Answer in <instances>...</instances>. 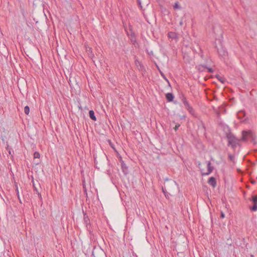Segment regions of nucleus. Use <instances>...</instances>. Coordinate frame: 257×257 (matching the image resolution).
Returning a JSON list of instances; mask_svg holds the SVG:
<instances>
[{"label": "nucleus", "instance_id": "obj_19", "mask_svg": "<svg viewBox=\"0 0 257 257\" xmlns=\"http://www.w3.org/2000/svg\"><path fill=\"white\" fill-rule=\"evenodd\" d=\"M161 76L163 77L164 79H165L167 82H169L168 80L165 77V75L163 73H161Z\"/></svg>", "mask_w": 257, "mask_h": 257}, {"label": "nucleus", "instance_id": "obj_17", "mask_svg": "<svg viewBox=\"0 0 257 257\" xmlns=\"http://www.w3.org/2000/svg\"><path fill=\"white\" fill-rule=\"evenodd\" d=\"M250 209L253 211H256L257 210V204H253Z\"/></svg>", "mask_w": 257, "mask_h": 257}, {"label": "nucleus", "instance_id": "obj_10", "mask_svg": "<svg viewBox=\"0 0 257 257\" xmlns=\"http://www.w3.org/2000/svg\"><path fill=\"white\" fill-rule=\"evenodd\" d=\"M216 78H217V79L220 81L222 83H224L225 80V78L222 76H220L219 75H217L216 76Z\"/></svg>", "mask_w": 257, "mask_h": 257}, {"label": "nucleus", "instance_id": "obj_13", "mask_svg": "<svg viewBox=\"0 0 257 257\" xmlns=\"http://www.w3.org/2000/svg\"><path fill=\"white\" fill-rule=\"evenodd\" d=\"M34 158L35 159H39L40 158V154L38 152H35L34 153Z\"/></svg>", "mask_w": 257, "mask_h": 257}, {"label": "nucleus", "instance_id": "obj_18", "mask_svg": "<svg viewBox=\"0 0 257 257\" xmlns=\"http://www.w3.org/2000/svg\"><path fill=\"white\" fill-rule=\"evenodd\" d=\"M180 124L178 123L176 125L175 127H174V130L175 131H177L178 129V128L180 127Z\"/></svg>", "mask_w": 257, "mask_h": 257}, {"label": "nucleus", "instance_id": "obj_1", "mask_svg": "<svg viewBox=\"0 0 257 257\" xmlns=\"http://www.w3.org/2000/svg\"><path fill=\"white\" fill-rule=\"evenodd\" d=\"M228 145H230L233 149H235L239 145V140L237 139L231 134H228L227 135Z\"/></svg>", "mask_w": 257, "mask_h": 257}, {"label": "nucleus", "instance_id": "obj_24", "mask_svg": "<svg viewBox=\"0 0 257 257\" xmlns=\"http://www.w3.org/2000/svg\"><path fill=\"white\" fill-rule=\"evenodd\" d=\"M18 198V199H19V200L20 202V203H22V202H21V199H20V197L19 196V198Z\"/></svg>", "mask_w": 257, "mask_h": 257}, {"label": "nucleus", "instance_id": "obj_14", "mask_svg": "<svg viewBox=\"0 0 257 257\" xmlns=\"http://www.w3.org/2000/svg\"><path fill=\"white\" fill-rule=\"evenodd\" d=\"M251 200L253 204H257V196H256V195L252 196Z\"/></svg>", "mask_w": 257, "mask_h": 257}, {"label": "nucleus", "instance_id": "obj_16", "mask_svg": "<svg viewBox=\"0 0 257 257\" xmlns=\"http://www.w3.org/2000/svg\"><path fill=\"white\" fill-rule=\"evenodd\" d=\"M15 187H16V192L17 196L18 198H19L20 194H19V189H18V186L17 184H15Z\"/></svg>", "mask_w": 257, "mask_h": 257}, {"label": "nucleus", "instance_id": "obj_22", "mask_svg": "<svg viewBox=\"0 0 257 257\" xmlns=\"http://www.w3.org/2000/svg\"><path fill=\"white\" fill-rule=\"evenodd\" d=\"M163 192H164V193H165V191H164V190H163ZM165 197H166V198H167V197H168V195H166V194H165Z\"/></svg>", "mask_w": 257, "mask_h": 257}, {"label": "nucleus", "instance_id": "obj_2", "mask_svg": "<svg viewBox=\"0 0 257 257\" xmlns=\"http://www.w3.org/2000/svg\"><path fill=\"white\" fill-rule=\"evenodd\" d=\"M207 170L206 172H204L203 170H201L202 176H207L212 173L213 170V167L211 166V163L210 161L207 162Z\"/></svg>", "mask_w": 257, "mask_h": 257}, {"label": "nucleus", "instance_id": "obj_3", "mask_svg": "<svg viewBox=\"0 0 257 257\" xmlns=\"http://www.w3.org/2000/svg\"><path fill=\"white\" fill-rule=\"evenodd\" d=\"M242 134V140L243 141H247L248 137H251V132L250 131H243Z\"/></svg>", "mask_w": 257, "mask_h": 257}, {"label": "nucleus", "instance_id": "obj_4", "mask_svg": "<svg viewBox=\"0 0 257 257\" xmlns=\"http://www.w3.org/2000/svg\"><path fill=\"white\" fill-rule=\"evenodd\" d=\"M208 183L211 185L213 187H215L216 186V181L214 177H210L208 181Z\"/></svg>", "mask_w": 257, "mask_h": 257}, {"label": "nucleus", "instance_id": "obj_8", "mask_svg": "<svg viewBox=\"0 0 257 257\" xmlns=\"http://www.w3.org/2000/svg\"><path fill=\"white\" fill-rule=\"evenodd\" d=\"M89 115L90 118L92 119L93 120L95 121L96 120V118L94 114V112L93 110H91L89 111Z\"/></svg>", "mask_w": 257, "mask_h": 257}, {"label": "nucleus", "instance_id": "obj_15", "mask_svg": "<svg viewBox=\"0 0 257 257\" xmlns=\"http://www.w3.org/2000/svg\"><path fill=\"white\" fill-rule=\"evenodd\" d=\"M173 8L174 9H180V7L179 6V4L178 2H176L174 6H173Z\"/></svg>", "mask_w": 257, "mask_h": 257}, {"label": "nucleus", "instance_id": "obj_25", "mask_svg": "<svg viewBox=\"0 0 257 257\" xmlns=\"http://www.w3.org/2000/svg\"><path fill=\"white\" fill-rule=\"evenodd\" d=\"M124 166V164H122L121 165V166H122V169L123 168Z\"/></svg>", "mask_w": 257, "mask_h": 257}, {"label": "nucleus", "instance_id": "obj_12", "mask_svg": "<svg viewBox=\"0 0 257 257\" xmlns=\"http://www.w3.org/2000/svg\"><path fill=\"white\" fill-rule=\"evenodd\" d=\"M24 112L26 114L28 115L30 112V108L28 106H26L24 108Z\"/></svg>", "mask_w": 257, "mask_h": 257}, {"label": "nucleus", "instance_id": "obj_9", "mask_svg": "<svg viewBox=\"0 0 257 257\" xmlns=\"http://www.w3.org/2000/svg\"><path fill=\"white\" fill-rule=\"evenodd\" d=\"M185 107L191 114H193L194 113V109L189 104L188 105H186Z\"/></svg>", "mask_w": 257, "mask_h": 257}, {"label": "nucleus", "instance_id": "obj_7", "mask_svg": "<svg viewBox=\"0 0 257 257\" xmlns=\"http://www.w3.org/2000/svg\"><path fill=\"white\" fill-rule=\"evenodd\" d=\"M86 51L87 52L90 57H93L94 56V54L92 53V50L91 48L89 47H86Z\"/></svg>", "mask_w": 257, "mask_h": 257}, {"label": "nucleus", "instance_id": "obj_20", "mask_svg": "<svg viewBox=\"0 0 257 257\" xmlns=\"http://www.w3.org/2000/svg\"><path fill=\"white\" fill-rule=\"evenodd\" d=\"M109 145L111 147V148L114 150L115 151V148L114 147V145L112 144V143L109 141Z\"/></svg>", "mask_w": 257, "mask_h": 257}, {"label": "nucleus", "instance_id": "obj_11", "mask_svg": "<svg viewBox=\"0 0 257 257\" xmlns=\"http://www.w3.org/2000/svg\"><path fill=\"white\" fill-rule=\"evenodd\" d=\"M182 101V102L183 103L185 106H186V105H188L189 104L188 101H187L186 98L184 96H183Z\"/></svg>", "mask_w": 257, "mask_h": 257}, {"label": "nucleus", "instance_id": "obj_5", "mask_svg": "<svg viewBox=\"0 0 257 257\" xmlns=\"http://www.w3.org/2000/svg\"><path fill=\"white\" fill-rule=\"evenodd\" d=\"M166 98L168 102L173 101L174 97L172 93H167L166 94Z\"/></svg>", "mask_w": 257, "mask_h": 257}, {"label": "nucleus", "instance_id": "obj_23", "mask_svg": "<svg viewBox=\"0 0 257 257\" xmlns=\"http://www.w3.org/2000/svg\"><path fill=\"white\" fill-rule=\"evenodd\" d=\"M229 158H230V160H232V158H233V157H232V156H231V155H229Z\"/></svg>", "mask_w": 257, "mask_h": 257}, {"label": "nucleus", "instance_id": "obj_21", "mask_svg": "<svg viewBox=\"0 0 257 257\" xmlns=\"http://www.w3.org/2000/svg\"><path fill=\"white\" fill-rule=\"evenodd\" d=\"M224 217H225L224 214L222 212H221V217L222 218H224Z\"/></svg>", "mask_w": 257, "mask_h": 257}, {"label": "nucleus", "instance_id": "obj_6", "mask_svg": "<svg viewBox=\"0 0 257 257\" xmlns=\"http://www.w3.org/2000/svg\"><path fill=\"white\" fill-rule=\"evenodd\" d=\"M168 36L169 38L175 39L177 38V36L176 33L173 32H170L168 33Z\"/></svg>", "mask_w": 257, "mask_h": 257}]
</instances>
